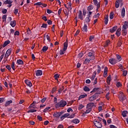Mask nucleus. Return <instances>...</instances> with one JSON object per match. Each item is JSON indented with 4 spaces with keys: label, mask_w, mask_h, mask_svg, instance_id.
Returning <instances> with one entry per match:
<instances>
[{
    "label": "nucleus",
    "mask_w": 128,
    "mask_h": 128,
    "mask_svg": "<svg viewBox=\"0 0 128 128\" xmlns=\"http://www.w3.org/2000/svg\"><path fill=\"white\" fill-rule=\"evenodd\" d=\"M66 104V101L64 100H61L56 105V108H64Z\"/></svg>",
    "instance_id": "nucleus-1"
},
{
    "label": "nucleus",
    "mask_w": 128,
    "mask_h": 128,
    "mask_svg": "<svg viewBox=\"0 0 128 128\" xmlns=\"http://www.w3.org/2000/svg\"><path fill=\"white\" fill-rule=\"evenodd\" d=\"M88 56H89L91 60H94L96 58V56H94V51H92V52H89L88 54Z\"/></svg>",
    "instance_id": "nucleus-2"
},
{
    "label": "nucleus",
    "mask_w": 128,
    "mask_h": 128,
    "mask_svg": "<svg viewBox=\"0 0 128 128\" xmlns=\"http://www.w3.org/2000/svg\"><path fill=\"white\" fill-rule=\"evenodd\" d=\"M94 124L95 126H96V128H102V123H100V122L98 120H94Z\"/></svg>",
    "instance_id": "nucleus-3"
},
{
    "label": "nucleus",
    "mask_w": 128,
    "mask_h": 128,
    "mask_svg": "<svg viewBox=\"0 0 128 128\" xmlns=\"http://www.w3.org/2000/svg\"><path fill=\"white\" fill-rule=\"evenodd\" d=\"M96 106L95 104L94 103V102H90L87 104L86 108H92H92H96Z\"/></svg>",
    "instance_id": "nucleus-4"
},
{
    "label": "nucleus",
    "mask_w": 128,
    "mask_h": 128,
    "mask_svg": "<svg viewBox=\"0 0 128 128\" xmlns=\"http://www.w3.org/2000/svg\"><path fill=\"white\" fill-rule=\"evenodd\" d=\"M109 62L111 64H116L118 62V60L116 59V58H110L109 60Z\"/></svg>",
    "instance_id": "nucleus-5"
},
{
    "label": "nucleus",
    "mask_w": 128,
    "mask_h": 128,
    "mask_svg": "<svg viewBox=\"0 0 128 128\" xmlns=\"http://www.w3.org/2000/svg\"><path fill=\"white\" fill-rule=\"evenodd\" d=\"M118 98L120 102H122L126 98V96L124 94H122L121 95L119 96Z\"/></svg>",
    "instance_id": "nucleus-6"
},
{
    "label": "nucleus",
    "mask_w": 128,
    "mask_h": 128,
    "mask_svg": "<svg viewBox=\"0 0 128 128\" xmlns=\"http://www.w3.org/2000/svg\"><path fill=\"white\" fill-rule=\"evenodd\" d=\"M100 94H102V92H100V90H98V92H96L92 96H94L96 100V98H98V96H99Z\"/></svg>",
    "instance_id": "nucleus-7"
},
{
    "label": "nucleus",
    "mask_w": 128,
    "mask_h": 128,
    "mask_svg": "<svg viewBox=\"0 0 128 128\" xmlns=\"http://www.w3.org/2000/svg\"><path fill=\"white\" fill-rule=\"evenodd\" d=\"M93 2L94 6H97V8H100V4L98 3V0H93Z\"/></svg>",
    "instance_id": "nucleus-8"
},
{
    "label": "nucleus",
    "mask_w": 128,
    "mask_h": 128,
    "mask_svg": "<svg viewBox=\"0 0 128 128\" xmlns=\"http://www.w3.org/2000/svg\"><path fill=\"white\" fill-rule=\"evenodd\" d=\"M36 76H42V70H38L35 71Z\"/></svg>",
    "instance_id": "nucleus-9"
},
{
    "label": "nucleus",
    "mask_w": 128,
    "mask_h": 128,
    "mask_svg": "<svg viewBox=\"0 0 128 128\" xmlns=\"http://www.w3.org/2000/svg\"><path fill=\"white\" fill-rule=\"evenodd\" d=\"M68 40H66V41L64 44V48L63 50L64 52H66V50L68 49Z\"/></svg>",
    "instance_id": "nucleus-10"
},
{
    "label": "nucleus",
    "mask_w": 128,
    "mask_h": 128,
    "mask_svg": "<svg viewBox=\"0 0 128 128\" xmlns=\"http://www.w3.org/2000/svg\"><path fill=\"white\" fill-rule=\"evenodd\" d=\"M128 28V21H125L124 23L123 28L122 29L123 30H126Z\"/></svg>",
    "instance_id": "nucleus-11"
},
{
    "label": "nucleus",
    "mask_w": 128,
    "mask_h": 128,
    "mask_svg": "<svg viewBox=\"0 0 128 128\" xmlns=\"http://www.w3.org/2000/svg\"><path fill=\"white\" fill-rule=\"evenodd\" d=\"M90 60H90V58H86L84 62V64H90Z\"/></svg>",
    "instance_id": "nucleus-12"
},
{
    "label": "nucleus",
    "mask_w": 128,
    "mask_h": 128,
    "mask_svg": "<svg viewBox=\"0 0 128 128\" xmlns=\"http://www.w3.org/2000/svg\"><path fill=\"white\" fill-rule=\"evenodd\" d=\"M25 84L28 86H32V82L28 80H25Z\"/></svg>",
    "instance_id": "nucleus-13"
},
{
    "label": "nucleus",
    "mask_w": 128,
    "mask_h": 128,
    "mask_svg": "<svg viewBox=\"0 0 128 128\" xmlns=\"http://www.w3.org/2000/svg\"><path fill=\"white\" fill-rule=\"evenodd\" d=\"M78 16V18H80V20H84V18L82 16V12L80 10H79Z\"/></svg>",
    "instance_id": "nucleus-14"
},
{
    "label": "nucleus",
    "mask_w": 128,
    "mask_h": 128,
    "mask_svg": "<svg viewBox=\"0 0 128 128\" xmlns=\"http://www.w3.org/2000/svg\"><path fill=\"white\" fill-rule=\"evenodd\" d=\"M82 32H88V25L86 24H84V26L82 28Z\"/></svg>",
    "instance_id": "nucleus-15"
},
{
    "label": "nucleus",
    "mask_w": 128,
    "mask_h": 128,
    "mask_svg": "<svg viewBox=\"0 0 128 128\" xmlns=\"http://www.w3.org/2000/svg\"><path fill=\"white\" fill-rule=\"evenodd\" d=\"M118 29V26H114L112 28L110 29V32L112 33L114 32L116 30Z\"/></svg>",
    "instance_id": "nucleus-16"
},
{
    "label": "nucleus",
    "mask_w": 128,
    "mask_h": 128,
    "mask_svg": "<svg viewBox=\"0 0 128 128\" xmlns=\"http://www.w3.org/2000/svg\"><path fill=\"white\" fill-rule=\"evenodd\" d=\"M121 16L122 18H124V16H126V9L124 8H123L122 10Z\"/></svg>",
    "instance_id": "nucleus-17"
},
{
    "label": "nucleus",
    "mask_w": 128,
    "mask_h": 128,
    "mask_svg": "<svg viewBox=\"0 0 128 128\" xmlns=\"http://www.w3.org/2000/svg\"><path fill=\"white\" fill-rule=\"evenodd\" d=\"M10 43V40H7L5 41L2 45L3 48H6L8 44Z\"/></svg>",
    "instance_id": "nucleus-18"
},
{
    "label": "nucleus",
    "mask_w": 128,
    "mask_h": 128,
    "mask_svg": "<svg viewBox=\"0 0 128 128\" xmlns=\"http://www.w3.org/2000/svg\"><path fill=\"white\" fill-rule=\"evenodd\" d=\"M10 104H12V100H10L8 101H6L4 104V107L6 108L8 106H10Z\"/></svg>",
    "instance_id": "nucleus-19"
},
{
    "label": "nucleus",
    "mask_w": 128,
    "mask_h": 128,
    "mask_svg": "<svg viewBox=\"0 0 128 128\" xmlns=\"http://www.w3.org/2000/svg\"><path fill=\"white\" fill-rule=\"evenodd\" d=\"M53 116L54 118H58L60 116V114L58 112H56L54 114Z\"/></svg>",
    "instance_id": "nucleus-20"
},
{
    "label": "nucleus",
    "mask_w": 128,
    "mask_h": 128,
    "mask_svg": "<svg viewBox=\"0 0 128 128\" xmlns=\"http://www.w3.org/2000/svg\"><path fill=\"white\" fill-rule=\"evenodd\" d=\"M110 80H112V76L110 75L108 76L106 80V82L108 84H110Z\"/></svg>",
    "instance_id": "nucleus-21"
},
{
    "label": "nucleus",
    "mask_w": 128,
    "mask_h": 128,
    "mask_svg": "<svg viewBox=\"0 0 128 128\" xmlns=\"http://www.w3.org/2000/svg\"><path fill=\"white\" fill-rule=\"evenodd\" d=\"M86 96H88V94H81L78 97V100H82V98H84Z\"/></svg>",
    "instance_id": "nucleus-22"
},
{
    "label": "nucleus",
    "mask_w": 128,
    "mask_h": 128,
    "mask_svg": "<svg viewBox=\"0 0 128 128\" xmlns=\"http://www.w3.org/2000/svg\"><path fill=\"white\" fill-rule=\"evenodd\" d=\"M120 30H122L120 28H118L116 30V34L117 36H120Z\"/></svg>",
    "instance_id": "nucleus-23"
},
{
    "label": "nucleus",
    "mask_w": 128,
    "mask_h": 128,
    "mask_svg": "<svg viewBox=\"0 0 128 128\" xmlns=\"http://www.w3.org/2000/svg\"><path fill=\"white\" fill-rule=\"evenodd\" d=\"M98 90H100V88H94L92 89V91H91L90 92V94L92 92H96Z\"/></svg>",
    "instance_id": "nucleus-24"
},
{
    "label": "nucleus",
    "mask_w": 128,
    "mask_h": 128,
    "mask_svg": "<svg viewBox=\"0 0 128 128\" xmlns=\"http://www.w3.org/2000/svg\"><path fill=\"white\" fill-rule=\"evenodd\" d=\"M12 28H14L16 26V20L11 21L10 24Z\"/></svg>",
    "instance_id": "nucleus-25"
},
{
    "label": "nucleus",
    "mask_w": 128,
    "mask_h": 128,
    "mask_svg": "<svg viewBox=\"0 0 128 128\" xmlns=\"http://www.w3.org/2000/svg\"><path fill=\"white\" fill-rule=\"evenodd\" d=\"M92 86H95L98 84V78H95L94 80H92Z\"/></svg>",
    "instance_id": "nucleus-26"
},
{
    "label": "nucleus",
    "mask_w": 128,
    "mask_h": 128,
    "mask_svg": "<svg viewBox=\"0 0 128 128\" xmlns=\"http://www.w3.org/2000/svg\"><path fill=\"white\" fill-rule=\"evenodd\" d=\"M12 51V48H8L7 51L6 52V54H8V56H10V54Z\"/></svg>",
    "instance_id": "nucleus-27"
},
{
    "label": "nucleus",
    "mask_w": 128,
    "mask_h": 128,
    "mask_svg": "<svg viewBox=\"0 0 128 128\" xmlns=\"http://www.w3.org/2000/svg\"><path fill=\"white\" fill-rule=\"evenodd\" d=\"M127 33H128V32L126 31V29H122V36H126Z\"/></svg>",
    "instance_id": "nucleus-28"
},
{
    "label": "nucleus",
    "mask_w": 128,
    "mask_h": 128,
    "mask_svg": "<svg viewBox=\"0 0 128 128\" xmlns=\"http://www.w3.org/2000/svg\"><path fill=\"white\" fill-rule=\"evenodd\" d=\"M17 64H18L19 66H22V64H24V61L20 59H19L17 60Z\"/></svg>",
    "instance_id": "nucleus-29"
},
{
    "label": "nucleus",
    "mask_w": 128,
    "mask_h": 128,
    "mask_svg": "<svg viewBox=\"0 0 128 128\" xmlns=\"http://www.w3.org/2000/svg\"><path fill=\"white\" fill-rule=\"evenodd\" d=\"M12 1L10 0H6L4 2V4H12Z\"/></svg>",
    "instance_id": "nucleus-30"
},
{
    "label": "nucleus",
    "mask_w": 128,
    "mask_h": 128,
    "mask_svg": "<svg viewBox=\"0 0 128 128\" xmlns=\"http://www.w3.org/2000/svg\"><path fill=\"white\" fill-rule=\"evenodd\" d=\"M128 114V111L124 110L122 112V116L123 118H126V114Z\"/></svg>",
    "instance_id": "nucleus-31"
},
{
    "label": "nucleus",
    "mask_w": 128,
    "mask_h": 128,
    "mask_svg": "<svg viewBox=\"0 0 128 128\" xmlns=\"http://www.w3.org/2000/svg\"><path fill=\"white\" fill-rule=\"evenodd\" d=\"M83 90L84 92H90V89L87 86H84Z\"/></svg>",
    "instance_id": "nucleus-32"
},
{
    "label": "nucleus",
    "mask_w": 128,
    "mask_h": 128,
    "mask_svg": "<svg viewBox=\"0 0 128 128\" xmlns=\"http://www.w3.org/2000/svg\"><path fill=\"white\" fill-rule=\"evenodd\" d=\"M48 50V47L46 46H43V48H42V50L44 52H46V50Z\"/></svg>",
    "instance_id": "nucleus-33"
},
{
    "label": "nucleus",
    "mask_w": 128,
    "mask_h": 128,
    "mask_svg": "<svg viewBox=\"0 0 128 128\" xmlns=\"http://www.w3.org/2000/svg\"><path fill=\"white\" fill-rule=\"evenodd\" d=\"M64 90V86H62V88H60V89L58 90V92L59 94H62V92Z\"/></svg>",
    "instance_id": "nucleus-34"
},
{
    "label": "nucleus",
    "mask_w": 128,
    "mask_h": 128,
    "mask_svg": "<svg viewBox=\"0 0 128 128\" xmlns=\"http://www.w3.org/2000/svg\"><path fill=\"white\" fill-rule=\"evenodd\" d=\"M27 36H30L32 34V30L30 28H28L27 32H26Z\"/></svg>",
    "instance_id": "nucleus-35"
},
{
    "label": "nucleus",
    "mask_w": 128,
    "mask_h": 128,
    "mask_svg": "<svg viewBox=\"0 0 128 128\" xmlns=\"http://www.w3.org/2000/svg\"><path fill=\"white\" fill-rule=\"evenodd\" d=\"M72 122H74V124H78L80 122V120L78 118L73 120Z\"/></svg>",
    "instance_id": "nucleus-36"
},
{
    "label": "nucleus",
    "mask_w": 128,
    "mask_h": 128,
    "mask_svg": "<svg viewBox=\"0 0 128 128\" xmlns=\"http://www.w3.org/2000/svg\"><path fill=\"white\" fill-rule=\"evenodd\" d=\"M116 58H117V60L118 61V62H120V60H121L120 58H122V56H120L118 54H116Z\"/></svg>",
    "instance_id": "nucleus-37"
},
{
    "label": "nucleus",
    "mask_w": 128,
    "mask_h": 128,
    "mask_svg": "<svg viewBox=\"0 0 128 128\" xmlns=\"http://www.w3.org/2000/svg\"><path fill=\"white\" fill-rule=\"evenodd\" d=\"M36 104V101H34L32 102V103L30 105L29 108H34V104Z\"/></svg>",
    "instance_id": "nucleus-38"
},
{
    "label": "nucleus",
    "mask_w": 128,
    "mask_h": 128,
    "mask_svg": "<svg viewBox=\"0 0 128 128\" xmlns=\"http://www.w3.org/2000/svg\"><path fill=\"white\" fill-rule=\"evenodd\" d=\"M94 8V6L92 5H90L88 7V12H90L92 10H93Z\"/></svg>",
    "instance_id": "nucleus-39"
},
{
    "label": "nucleus",
    "mask_w": 128,
    "mask_h": 128,
    "mask_svg": "<svg viewBox=\"0 0 128 128\" xmlns=\"http://www.w3.org/2000/svg\"><path fill=\"white\" fill-rule=\"evenodd\" d=\"M96 100V99L92 96L88 98L89 102H94V100Z\"/></svg>",
    "instance_id": "nucleus-40"
},
{
    "label": "nucleus",
    "mask_w": 128,
    "mask_h": 128,
    "mask_svg": "<svg viewBox=\"0 0 128 128\" xmlns=\"http://www.w3.org/2000/svg\"><path fill=\"white\" fill-rule=\"evenodd\" d=\"M88 110H86L85 112V114H90L92 112V108H86Z\"/></svg>",
    "instance_id": "nucleus-41"
},
{
    "label": "nucleus",
    "mask_w": 128,
    "mask_h": 128,
    "mask_svg": "<svg viewBox=\"0 0 128 128\" xmlns=\"http://www.w3.org/2000/svg\"><path fill=\"white\" fill-rule=\"evenodd\" d=\"M101 70H102V68H100V66L98 65V68H97V72L98 74H100V72Z\"/></svg>",
    "instance_id": "nucleus-42"
},
{
    "label": "nucleus",
    "mask_w": 128,
    "mask_h": 128,
    "mask_svg": "<svg viewBox=\"0 0 128 128\" xmlns=\"http://www.w3.org/2000/svg\"><path fill=\"white\" fill-rule=\"evenodd\" d=\"M115 6L116 8H120V2L116 1V4H115Z\"/></svg>",
    "instance_id": "nucleus-43"
},
{
    "label": "nucleus",
    "mask_w": 128,
    "mask_h": 128,
    "mask_svg": "<svg viewBox=\"0 0 128 128\" xmlns=\"http://www.w3.org/2000/svg\"><path fill=\"white\" fill-rule=\"evenodd\" d=\"M11 68L13 70H16V68H14V61L12 62V64H11Z\"/></svg>",
    "instance_id": "nucleus-44"
},
{
    "label": "nucleus",
    "mask_w": 128,
    "mask_h": 128,
    "mask_svg": "<svg viewBox=\"0 0 128 128\" xmlns=\"http://www.w3.org/2000/svg\"><path fill=\"white\" fill-rule=\"evenodd\" d=\"M114 12H112L111 13H110V20H112L114 18Z\"/></svg>",
    "instance_id": "nucleus-45"
},
{
    "label": "nucleus",
    "mask_w": 128,
    "mask_h": 128,
    "mask_svg": "<svg viewBox=\"0 0 128 128\" xmlns=\"http://www.w3.org/2000/svg\"><path fill=\"white\" fill-rule=\"evenodd\" d=\"M122 102L124 106H126V104H128V99H126V98L124 100L123 102Z\"/></svg>",
    "instance_id": "nucleus-46"
},
{
    "label": "nucleus",
    "mask_w": 128,
    "mask_h": 128,
    "mask_svg": "<svg viewBox=\"0 0 128 128\" xmlns=\"http://www.w3.org/2000/svg\"><path fill=\"white\" fill-rule=\"evenodd\" d=\"M36 112V110H34V109L29 110L28 111V113H30V112Z\"/></svg>",
    "instance_id": "nucleus-47"
},
{
    "label": "nucleus",
    "mask_w": 128,
    "mask_h": 128,
    "mask_svg": "<svg viewBox=\"0 0 128 128\" xmlns=\"http://www.w3.org/2000/svg\"><path fill=\"white\" fill-rule=\"evenodd\" d=\"M110 40H107L106 43L105 44L104 46V48H106V46H108V44H110Z\"/></svg>",
    "instance_id": "nucleus-48"
},
{
    "label": "nucleus",
    "mask_w": 128,
    "mask_h": 128,
    "mask_svg": "<svg viewBox=\"0 0 128 128\" xmlns=\"http://www.w3.org/2000/svg\"><path fill=\"white\" fill-rule=\"evenodd\" d=\"M41 28H48V24H46L44 23L41 26Z\"/></svg>",
    "instance_id": "nucleus-49"
},
{
    "label": "nucleus",
    "mask_w": 128,
    "mask_h": 128,
    "mask_svg": "<svg viewBox=\"0 0 128 128\" xmlns=\"http://www.w3.org/2000/svg\"><path fill=\"white\" fill-rule=\"evenodd\" d=\"M86 22H90V17L88 16L85 18Z\"/></svg>",
    "instance_id": "nucleus-50"
},
{
    "label": "nucleus",
    "mask_w": 128,
    "mask_h": 128,
    "mask_svg": "<svg viewBox=\"0 0 128 128\" xmlns=\"http://www.w3.org/2000/svg\"><path fill=\"white\" fill-rule=\"evenodd\" d=\"M56 92V87L53 88L52 90V94H54Z\"/></svg>",
    "instance_id": "nucleus-51"
},
{
    "label": "nucleus",
    "mask_w": 128,
    "mask_h": 128,
    "mask_svg": "<svg viewBox=\"0 0 128 128\" xmlns=\"http://www.w3.org/2000/svg\"><path fill=\"white\" fill-rule=\"evenodd\" d=\"M6 68H7V70H10H10H12V68L10 67V65H7L6 66Z\"/></svg>",
    "instance_id": "nucleus-52"
},
{
    "label": "nucleus",
    "mask_w": 128,
    "mask_h": 128,
    "mask_svg": "<svg viewBox=\"0 0 128 128\" xmlns=\"http://www.w3.org/2000/svg\"><path fill=\"white\" fill-rule=\"evenodd\" d=\"M50 106L45 108L43 110L44 112H48V110H50Z\"/></svg>",
    "instance_id": "nucleus-53"
},
{
    "label": "nucleus",
    "mask_w": 128,
    "mask_h": 128,
    "mask_svg": "<svg viewBox=\"0 0 128 128\" xmlns=\"http://www.w3.org/2000/svg\"><path fill=\"white\" fill-rule=\"evenodd\" d=\"M54 78L55 80H58V78H60V74H56L54 76Z\"/></svg>",
    "instance_id": "nucleus-54"
},
{
    "label": "nucleus",
    "mask_w": 128,
    "mask_h": 128,
    "mask_svg": "<svg viewBox=\"0 0 128 128\" xmlns=\"http://www.w3.org/2000/svg\"><path fill=\"white\" fill-rule=\"evenodd\" d=\"M78 58H80L82 56H84V53H82V52L78 54Z\"/></svg>",
    "instance_id": "nucleus-55"
},
{
    "label": "nucleus",
    "mask_w": 128,
    "mask_h": 128,
    "mask_svg": "<svg viewBox=\"0 0 128 128\" xmlns=\"http://www.w3.org/2000/svg\"><path fill=\"white\" fill-rule=\"evenodd\" d=\"M94 36H90L89 38V41L92 42V40H94Z\"/></svg>",
    "instance_id": "nucleus-56"
},
{
    "label": "nucleus",
    "mask_w": 128,
    "mask_h": 128,
    "mask_svg": "<svg viewBox=\"0 0 128 128\" xmlns=\"http://www.w3.org/2000/svg\"><path fill=\"white\" fill-rule=\"evenodd\" d=\"M10 34H8L9 36H10L11 34H14V29H10Z\"/></svg>",
    "instance_id": "nucleus-57"
},
{
    "label": "nucleus",
    "mask_w": 128,
    "mask_h": 128,
    "mask_svg": "<svg viewBox=\"0 0 128 128\" xmlns=\"http://www.w3.org/2000/svg\"><path fill=\"white\" fill-rule=\"evenodd\" d=\"M46 12L47 14H52V12L50 9L46 10Z\"/></svg>",
    "instance_id": "nucleus-58"
},
{
    "label": "nucleus",
    "mask_w": 128,
    "mask_h": 128,
    "mask_svg": "<svg viewBox=\"0 0 128 128\" xmlns=\"http://www.w3.org/2000/svg\"><path fill=\"white\" fill-rule=\"evenodd\" d=\"M42 2H38L36 3H35L34 4V6H42Z\"/></svg>",
    "instance_id": "nucleus-59"
},
{
    "label": "nucleus",
    "mask_w": 128,
    "mask_h": 128,
    "mask_svg": "<svg viewBox=\"0 0 128 128\" xmlns=\"http://www.w3.org/2000/svg\"><path fill=\"white\" fill-rule=\"evenodd\" d=\"M126 74H128V70L123 71V76H126Z\"/></svg>",
    "instance_id": "nucleus-60"
},
{
    "label": "nucleus",
    "mask_w": 128,
    "mask_h": 128,
    "mask_svg": "<svg viewBox=\"0 0 128 128\" xmlns=\"http://www.w3.org/2000/svg\"><path fill=\"white\" fill-rule=\"evenodd\" d=\"M66 51H64V50H60V56L62 55V54H64V52Z\"/></svg>",
    "instance_id": "nucleus-61"
},
{
    "label": "nucleus",
    "mask_w": 128,
    "mask_h": 128,
    "mask_svg": "<svg viewBox=\"0 0 128 128\" xmlns=\"http://www.w3.org/2000/svg\"><path fill=\"white\" fill-rule=\"evenodd\" d=\"M63 116L64 117V118H68V116H70V114L66 113L63 115Z\"/></svg>",
    "instance_id": "nucleus-62"
},
{
    "label": "nucleus",
    "mask_w": 128,
    "mask_h": 128,
    "mask_svg": "<svg viewBox=\"0 0 128 128\" xmlns=\"http://www.w3.org/2000/svg\"><path fill=\"white\" fill-rule=\"evenodd\" d=\"M2 18L4 22V20H6V15H4L2 17Z\"/></svg>",
    "instance_id": "nucleus-63"
},
{
    "label": "nucleus",
    "mask_w": 128,
    "mask_h": 128,
    "mask_svg": "<svg viewBox=\"0 0 128 128\" xmlns=\"http://www.w3.org/2000/svg\"><path fill=\"white\" fill-rule=\"evenodd\" d=\"M110 128H118V127H116V126H115L114 124H111L110 126Z\"/></svg>",
    "instance_id": "nucleus-64"
}]
</instances>
